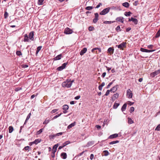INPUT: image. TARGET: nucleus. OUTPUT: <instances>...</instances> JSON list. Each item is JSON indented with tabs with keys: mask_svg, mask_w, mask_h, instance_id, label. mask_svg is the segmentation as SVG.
<instances>
[{
	"mask_svg": "<svg viewBox=\"0 0 160 160\" xmlns=\"http://www.w3.org/2000/svg\"><path fill=\"white\" fill-rule=\"evenodd\" d=\"M110 10L109 7L104 9L102 11L100 12L99 14L101 15H104L108 13Z\"/></svg>",
	"mask_w": 160,
	"mask_h": 160,
	"instance_id": "nucleus-1",
	"label": "nucleus"
},
{
	"mask_svg": "<svg viewBox=\"0 0 160 160\" xmlns=\"http://www.w3.org/2000/svg\"><path fill=\"white\" fill-rule=\"evenodd\" d=\"M73 32L72 29L68 28H67L65 29L64 33L66 34H72Z\"/></svg>",
	"mask_w": 160,
	"mask_h": 160,
	"instance_id": "nucleus-2",
	"label": "nucleus"
},
{
	"mask_svg": "<svg viewBox=\"0 0 160 160\" xmlns=\"http://www.w3.org/2000/svg\"><path fill=\"white\" fill-rule=\"evenodd\" d=\"M126 42H122V43L120 44L119 45H116V47H118L119 48L122 49V50H123V48H125L126 47Z\"/></svg>",
	"mask_w": 160,
	"mask_h": 160,
	"instance_id": "nucleus-3",
	"label": "nucleus"
},
{
	"mask_svg": "<svg viewBox=\"0 0 160 160\" xmlns=\"http://www.w3.org/2000/svg\"><path fill=\"white\" fill-rule=\"evenodd\" d=\"M68 64V62L63 63L62 65L58 68L57 69L58 71H61L65 68Z\"/></svg>",
	"mask_w": 160,
	"mask_h": 160,
	"instance_id": "nucleus-4",
	"label": "nucleus"
},
{
	"mask_svg": "<svg viewBox=\"0 0 160 160\" xmlns=\"http://www.w3.org/2000/svg\"><path fill=\"white\" fill-rule=\"evenodd\" d=\"M127 96L128 98H132V93L130 89H128L127 91Z\"/></svg>",
	"mask_w": 160,
	"mask_h": 160,
	"instance_id": "nucleus-5",
	"label": "nucleus"
},
{
	"mask_svg": "<svg viewBox=\"0 0 160 160\" xmlns=\"http://www.w3.org/2000/svg\"><path fill=\"white\" fill-rule=\"evenodd\" d=\"M160 73V69L155 71L151 73L150 74V76L152 78L154 77L156 75Z\"/></svg>",
	"mask_w": 160,
	"mask_h": 160,
	"instance_id": "nucleus-6",
	"label": "nucleus"
},
{
	"mask_svg": "<svg viewBox=\"0 0 160 160\" xmlns=\"http://www.w3.org/2000/svg\"><path fill=\"white\" fill-rule=\"evenodd\" d=\"M95 18L93 20V22L94 23H96L98 20V17L99 15L97 12L94 13Z\"/></svg>",
	"mask_w": 160,
	"mask_h": 160,
	"instance_id": "nucleus-7",
	"label": "nucleus"
},
{
	"mask_svg": "<svg viewBox=\"0 0 160 160\" xmlns=\"http://www.w3.org/2000/svg\"><path fill=\"white\" fill-rule=\"evenodd\" d=\"M34 32L32 31L30 32L28 35V37L29 39L32 41H33L34 40Z\"/></svg>",
	"mask_w": 160,
	"mask_h": 160,
	"instance_id": "nucleus-8",
	"label": "nucleus"
},
{
	"mask_svg": "<svg viewBox=\"0 0 160 160\" xmlns=\"http://www.w3.org/2000/svg\"><path fill=\"white\" fill-rule=\"evenodd\" d=\"M140 51H142V52H154L155 51V50H149L147 49H144L143 48H140Z\"/></svg>",
	"mask_w": 160,
	"mask_h": 160,
	"instance_id": "nucleus-9",
	"label": "nucleus"
},
{
	"mask_svg": "<svg viewBox=\"0 0 160 160\" xmlns=\"http://www.w3.org/2000/svg\"><path fill=\"white\" fill-rule=\"evenodd\" d=\"M20 139L19 137L17 136V139L15 141V144L17 145L18 147H19L20 146Z\"/></svg>",
	"mask_w": 160,
	"mask_h": 160,
	"instance_id": "nucleus-10",
	"label": "nucleus"
},
{
	"mask_svg": "<svg viewBox=\"0 0 160 160\" xmlns=\"http://www.w3.org/2000/svg\"><path fill=\"white\" fill-rule=\"evenodd\" d=\"M62 107V109L64 110L63 113H66L67 112V110L68 109V106L67 105L65 104Z\"/></svg>",
	"mask_w": 160,
	"mask_h": 160,
	"instance_id": "nucleus-11",
	"label": "nucleus"
},
{
	"mask_svg": "<svg viewBox=\"0 0 160 160\" xmlns=\"http://www.w3.org/2000/svg\"><path fill=\"white\" fill-rule=\"evenodd\" d=\"M118 134L115 133L110 135L108 138V139H113L118 137Z\"/></svg>",
	"mask_w": 160,
	"mask_h": 160,
	"instance_id": "nucleus-12",
	"label": "nucleus"
},
{
	"mask_svg": "<svg viewBox=\"0 0 160 160\" xmlns=\"http://www.w3.org/2000/svg\"><path fill=\"white\" fill-rule=\"evenodd\" d=\"M119 94L116 93L113 95L112 98V99L113 102L115 99L119 97Z\"/></svg>",
	"mask_w": 160,
	"mask_h": 160,
	"instance_id": "nucleus-13",
	"label": "nucleus"
},
{
	"mask_svg": "<svg viewBox=\"0 0 160 160\" xmlns=\"http://www.w3.org/2000/svg\"><path fill=\"white\" fill-rule=\"evenodd\" d=\"M116 20L119 22H121L123 23V22L124 18L121 17H118L116 18Z\"/></svg>",
	"mask_w": 160,
	"mask_h": 160,
	"instance_id": "nucleus-14",
	"label": "nucleus"
},
{
	"mask_svg": "<svg viewBox=\"0 0 160 160\" xmlns=\"http://www.w3.org/2000/svg\"><path fill=\"white\" fill-rule=\"evenodd\" d=\"M62 56L61 54H59V55L54 58H53V60L54 61L59 60L61 59Z\"/></svg>",
	"mask_w": 160,
	"mask_h": 160,
	"instance_id": "nucleus-15",
	"label": "nucleus"
},
{
	"mask_svg": "<svg viewBox=\"0 0 160 160\" xmlns=\"http://www.w3.org/2000/svg\"><path fill=\"white\" fill-rule=\"evenodd\" d=\"M87 51V48H83L80 51V54L81 55H82L86 52Z\"/></svg>",
	"mask_w": 160,
	"mask_h": 160,
	"instance_id": "nucleus-16",
	"label": "nucleus"
},
{
	"mask_svg": "<svg viewBox=\"0 0 160 160\" xmlns=\"http://www.w3.org/2000/svg\"><path fill=\"white\" fill-rule=\"evenodd\" d=\"M61 157L63 159H65L67 158V154L66 152H63L61 153L60 155Z\"/></svg>",
	"mask_w": 160,
	"mask_h": 160,
	"instance_id": "nucleus-17",
	"label": "nucleus"
},
{
	"mask_svg": "<svg viewBox=\"0 0 160 160\" xmlns=\"http://www.w3.org/2000/svg\"><path fill=\"white\" fill-rule=\"evenodd\" d=\"M118 85L115 86L114 87L112 88L110 90L111 92H116L117 90V87Z\"/></svg>",
	"mask_w": 160,
	"mask_h": 160,
	"instance_id": "nucleus-18",
	"label": "nucleus"
},
{
	"mask_svg": "<svg viewBox=\"0 0 160 160\" xmlns=\"http://www.w3.org/2000/svg\"><path fill=\"white\" fill-rule=\"evenodd\" d=\"M58 144H57L55 145L53 147L52 152H56L57 150V148H58Z\"/></svg>",
	"mask_w": 160,
	"mask_h": 160,
	"instance_id": "nucleus-19",
	"label": "nucleus"
},
{
	"mask_svg": "<svg viewBox=\"0 0 160 160\" xmlns=\"http://www.w3.org/2000/svg\"><path fill=\"white\" fill-rule=\"evenodd\" d=\"M29 37L27 34H26L24 35V38L23 41L25 42H29Z\"/></svg>",
	"mask_w": 160,
	"mask_h": 160,
	"instance_id": "nucleus-20",
	"label": "nucleus"
},
{
	"mask_svg": "<svg viewBox=\"0 0 160 160\" xmlns=\"http://www.w3.org/2000/svg\"><path fill=\"white\" fill-rule=\"evenodd\" d=\"M114 51V49L110 47L108 48V52L111 53H113Z\"/></svg>",
	"mask_w": 160,
	"mask_h": 160,
	"instance_id": "nucleus-21",
	"label": "nucleus"
},
{
	"mask_svg": "<svg viewBox=\"0 0 160 160\" xmlns=\"http://www.w3.org/2000/svg\"><path fill=\"white\" fill-rule=\"evenodd\" d=\"M95 50H98L99 52H101V48H93L92 50L91 51H92V53H94V51Z\"/></svg>",
	"mask_w": 160,
	"mask_h": 160,
	"instance_id": "nucleus-22",
	"label": "nucleus"
},
{
	"mask_svg": "<svg viewBox=\"0 0 160 160\" xmlns=\"http://www.w3.org/2000/svg\"><path fill=\"white\" fill-rule=\"evenodd\" d=\"M76 124V122H74L73 123L69 125L68 127V129H70L71 128H72V127L74 126Z\"/></svg>",
	"mask_w": 160,
	"mask_h": 160,
	"instance_id": "nucleus-23",
	"label": "nucleus"
},
{
	"mask_svg": "<svg viewBox=\"0 0 160 160\" xmlns=\"http://www.w3.org/2000/svg\"><path fill=\"white\" fill-rule=\"evenodd\" d=\"M127 105L126 103H124L123 105L122 106V108H121V110L122 111H125L126 110V107H127Z\"/></svg>",
	"mask_w": 160,
	"mask_h": 160,
	"instance_id": "nucleus-24",
	"label": "nucleus"
},
{
	"mask_svg": "<svg viewBox=\"0 0 160 160\" xmlns=\"http://www.w3.org/2000/svg\"><path fill=\"white\" fill-rule=\"evenodd\" d=\"M13 130V127L12 126H10L8 128V132L9 133H12Z\"/></svg>",
	"mask_w": 160,
	"mask_h": 160,
	"instance_id": "nucleus-25",
	"label": "nucleus"
},
{
	"mask_svg": "<svg viewBox=\"0 0 160 160\" xmlns=\"http://www.w3.org/2000/svg\"><path fill=\"white\" fill-rule=\"evenodd\" d=\"M71 142L69 141H66V142L63 143L62 144V145L63 147H64L66 145H68V144L70 143Z\"/></svg>",
	"mask_w": 160,
	"mask_h": 160,
	"instance_id": "nucleus-26",
	"label": "nucleus"
},
{
	"mask_svg": "<svg viewBox=\"0 0 160 160\" xmlns=\"http://www.w3.org/2000/svg\"><path fill=\"white\" fill-rule=\"evenodd\" d=\"M40 141L41 140H40L39 139H36L34 141L32 142V143L37 144L39 142H40Z\"/></svg>",
	"mask_w": 160,
	"mask_h": 160,
	"instance_id": "nucleus-27",
	"label": "nucleus"
},
{
	"mask_svg": "<svg viewBox=\"0 0 160 160\" xmlns=\"http://www.w3.org/2000/svg\"><path fill=\"white\" fill-rule=\"evenodd\" d=\"M119 105V103L115 102L113 106V108L114 109H116Z\"/></svg>",
	"mask_w": 160,
	"mask_h": 160,
	"instance_id": "nucleus-28",
	"label": "nucleus"
},
{
	"mask_svg": "<svg viewBox=\"0 0 160 160\" xmlns=\"http://www.w3.org/2000/svg\"><path fill=\"white\" fill-rule=\"evenodd\" d=\"M122 5L126 8H128L129 6V4L128 2H125L123 3Z\"/></svg>",
	"mask_w": 160,
	"mask_h": 160,
	"instance_id": "nucleus-29",
	"label": "nucleus"
},
{
	"mask_svg": "<svg viewBox=\"0 0 160 160\" xmlns=\"http://www.w3.org/2000/svg\"><path fill=\"white\" fill-rule=\"evenodd\" d=\"M160 36V29L158 31L155 35V37L156 38H158Z\"/></svg>",
	"mask_w": 160,
	"mask_h": 160,
	"instance_id": "nucleus-30",
	"label": "nucleus"
},
{
	"mask_svg": "<svg viewBox=\"0 0 160 160\" xmlns=\"http://www.w3.org/2000/svg\"><path fill=\"white\" fill-rule=\"evenodd\" d=\"M42 48V46H39L37 48V50L36 52V55H37V54L38 53L39 51L41 50Z\"/></svg>",
	"mask_w": 160,
	"mask_h": 160,
	"instance_id": "nucleus-31",
	"label": "nucleus"
},
{
	"mask_svg": "<svg viewBox=\"0 0 160 160\" xmlns=\"http://www.w3.org/2000/svg\"><path fill=\"white\" fill-rule=\"evenodd\" d=\"M119 142V141L116 140L115 141H113L112 142H111L109 143V144H115L116 143H118Z\"/></svg>",
	"mask_w": 160,
	"mask_h": 160,
	"instance_id": "nucleus-32",
	"label": "nucleus"
},
{
	"mask_svg": "<svg viewBox=\"0 0 160 160\" xmlns=\"http://www.w3.org/2000/svg\"><path fill=\"white\" fill-rule=\"evenodd\" d=\"M8 16V14L7 12L6 11H5L4 14V18L5 19H7Z\"/></svg>",
	"mask_w": 160,
	"mask_h": 160,
	"instance_id": "nucleus-33",
	"label": "nucleus"
},
{
	"mask_svg": "<svg viewBox=\"0 0 160 160\" xmlns=\"http://www.w3.org/2000/svg\"><path fill=\"white\" fill-rule=\"evenodd\" d=\"M93 7L92 6H88L85 8V9L88 10H90L93 9Z\"/></svg>",
	"mask_w": 160,
	"mask_h": 160,
	"instance_id": "nucleus-34",
	"label": "nucleus"
},
{
	"mask_svg": "<svg viewBox=\"0 0 160 160\" xmlns=\"http://www.w3.org/2000/svg\"><path fill=\"white\" fill-rule=\"evenodd\" d=\"M103 152L104 153V155L105 156H107L109 154V152L107 150H105L103 151Z\"/></svg>",
	"mask_w": 160,
	"mask_h": 160,
	"instance_id": "nucleus-35",
	"label": "nucleus"
},
{
	"mask_svg": "<svg viewBox=\"0 0 160 160\" xmlns=\"http://www.w3.org/2000/svg\"><path fill=\"white\" fill-rule=\"evenodd\" d=\"M132 13L130 12H126L124 13V15L126 16H129Z\"/></svg>",
	"mask_w": 160,
	"mask_h": 160,
	"instance_id": "nucleus-36",
	"label": "nucleus"
},
{
	"mask_svg": "<svg viewBox=\"0 0 160 160\" xmlns=\"http://www.w3.org/2000/svg\"><path fill=\"white\" fill-rule=\"evenodd\" d=\"M128 123L129 124H131L133 123V121L132 119L130 118H128Z\"/></svg>",
	"mask_w": 160,
	"mask_h": 160,
	"instance_id": "nucleus-37",
	"label": "nucleus"
},
{
	"mask_svg": "<svg viewBox=\"0 0 160 160\" xmlns=\"http://www.w3.org/2000/svg\"><path fill=\"white\" fill-rule=\"evenodd\" d=\"M50 121V120H47V119H46L43 122V124H47Z\"/></svg>",
	"mask_w": 160,
	"mask_h": 160,
	"instance_id": "nucleus-38",
	"label": "nucleus"
},
{
	"mask_svg": "<svg viewBox=\"0 0 160 160\" xmlns=\"http://www.w3.org/2000/svg\"><path fill=\"white\" fill-rule=\"evenodd\" d=\"M62 114V113H60L58 114V115H56L52 118V119H54L57 118L59 117Z\"/></svg>",
	"mask_w": 160,
	"mask_h": 160,
	"instance_id": "nucleus-39",
	"label": "nucleus"
},
{
	"mask_svg": "<svg viewBox=\"0 0 160 160\" xmlns=\"http://www.w3.org/2000/svg\"><path fill=\"white\" fill-rule=\"evenodd\" d=\"M115 81V80H113L112 82H110L108 85V86H107V88H109L110 87L112 84L113 83V82H114V81Z\"/></svg>",
	"mask_w": 160,
	"mask_h": 160,
	"instance_id": "nucleus-40",
	"label": "nucleus"
},
{
	"mask_svg": "<svg viewBox=\"0 0 160 160\" xmlns=\"http://www.w3.org/2000/svg\"><path fill=\"white\" fill-rule=\"evenodd\" d=\"M43 1H44V0H38V4H39V5H42Z\"/></svg>",
	"mask_w": 160,
	"mask_h": 160,
	"instance_id": "nucleus-41",
	"label": "nucleus"
},
{
	"mask_svg": "<svg viewBox=\"0 0 160 160\" xmlns=\"http://www.w3.org/2000/svg\"><path fill=\"white\" fill-rule=\"evenodd\" d=\"M115 21H105L103 22V23L105 24H111L112 23H113L115 22Z\"/></svg>",
	"mask_w": 160,
	"mask_h": 160,
	"instance_id": "nucleus-42",
	"label": "nucleus"
},
{
	"mask_svg": "<svg viewBox=\"0 0 160 160\" xmlns=\"http://www.w3.org/2000/svg\"><path fill=\"white\" fill-rule=\"evenodd\" d=\"M118 32L121 31V30L119 26H118L115 29Z\"/></svg>",
	"mask_w": 160,
	"mask_h": 160,
	"instance_id": "nucleus-43",
	"label": "nucleus"
},
{
	"mask_svg": "<svg viewBox=\"0 0 160 160\" xmlns=\"http://www.w3.org/2000/svg\"><path fill=\"white\" fill-rule=\"evenodd\" d=\"M31 115V113H29L28 114V116H27V117L26 120H25V123L26 122H27V121L29 119V118H30Z\"/></svg>",
	"mask_w": 160,
	"mask_h": 160,
	"instance_id": "nucleus-44",
	"label": "nucleus"
},
{
	"mask_svg": "<svg viewBox=\"0 0 160 160\" xmlns=\"http://www.w3.org/2000/svg\"><path fill=\"white\" fill-rule=\"evenodd\" d=\"M134 110V108L133 107H132L130 108L129 112L130 113H132Z\"/></svg>",
	"mask_w": 160,
	"mask_h": 160,
	"instance_id": "nucleus-45",
	"label": "nucleus"
},
{
	"mask_svg": "<svg viewBox=\"0 0 160 160\" xmlns=\"http://www.w3.org/2000/svg\"><path fill=\"white\" fill-rule=\"evenodd\" d=\"M21 66L22 68H27L28 67V65L27 64H22L21 65Z\"/></svg>",
	"mask_w": 160,
	"mask_h": 160,
	"instance_id": "nucleus-46",
	"label": "nucleus"
},
{
	"mask_svg": "<svg viewBox=\"0 0 160 160\" xmlns=\"http://www.w3.org/2000/svg\"><path fill=\"white\" fill-rule=\"evenodd\" d=\"M156 131H160V124H159L157 127L155 129Z\"/></svg>",
	"mask_w": 160,
	"mask_h": 160,
	"instance_id": "nucleus-47",
	"label": "nucleus"
},
{
	"mask_svg": "<svg viewBox=\"0 0 160 160\" xmlns=\"http://www.w3.org/2000/svg\"><path fill=\"white\" fill-rule=\"evenodd\" d=\"M135 24H137L138 23V21L137 19L134 18L132 21Z\"/></svg>",
	"mask_w": 160,
	"mask_h": 160,
	"instance_id": "nucleus-48",
	"label": "nucleus"
},
{
	"mask_svg": "<svg viewBox=\"0 0 160 160\" xmlns=\"http://www.w3.org/2000/svg\"><path fill=\"white\" fill-rule=\"evenodd\" d=\"M94 29V28L92 26H90L88 28V30L89 31H92Z\"/></svg>",
	"mask_w": 160,
	"mask_h": 160,
	"instance_id": "nucleus-49",
	"label": "nucleus"
},
{
	"mask_svg": "<svg viewBox=\"0 0 160 160\" xmlns=\"http://www.w3.org/2000/svg\"><path fill=\"white\" fill-rule=\"evenodd\" d=\"M58 110V109H53L51 112V113L52 114L53 113H55Z\"/></svg>",
	"mask_w": 160,
	"mask_h": 160,
	"instance_id": "nucleus-50",
	"label": "nucleus"
},
{
	"mask_svg": "<svg viewBox=\"0 0 160 160\" xmlns=\"http://www.w3.org/2000/svg\"><path fill=\"white\" fill-rule=\"evenodd\" d=\"M66 87L67 88H70V87L72 86V83H66Z\"/></svg>",
	"mask_w": 160,
	"mask_h": 160,
	"instance_id": "nucleus-51",
	"label": "nucleus"
},
{
	"mask_svg": "<svg viewBox=\"0 0 160 160\" xmlns=\"http://www.w3.org/2000/svg\"><path fill=\"white\" fill-rule=\"evenodd\" d=\"M110 91V90H107L105 95L106 96H108L109 95Z\"/></svg>",
	"mask_w": 160,
	"mask_h": 160,
	"instance_id": "nucleus-52",
	"label": "nucleus"
},
{
	"mask_svg": "<svg viewBox=\"0 0 160 160\" xmlns=\"http://www.w3.org/2000/svg\"><path fill=\"white\" fill-rule=\"evenodd\" d=\"M42 129H41L39 130V131H38L37 133L38 134H39L41 133H42Z\"/></svg>",
	"mask_w": 160,
	"mask_h": 160,
	"instance_id": "nucleus-53",
	"label": "nucleus"
},
{
	"mask_svg": "<svg viewBox=\"0 0 160 160\" xmlns=\"http://www.w3.org/2000/svg\"><path fill=\"white\" fill-rule=\"evenodd\" d=\"M56 137L55 135H51L49 136L50 139L53 138L55 137Z\"/></svg>",
	"mask_w": 160,
	"mask_h": 160,
	"instance_id": "nucleus-54",
	"label": "nucleus"
},
{
	"mask_svg": "<svg viewBox=\"0 0 160 160\" xmlns=\"http://www.w3.org/2000/svg\"><path fill=\"white\" fill-rule=\"evenodd\" d=\"M66 82H64L62 83V85L63 87H66Z\"/></svg>",
	"mask_w": 160,
	"mask_h": 160,
	"instance_id": "nucleus-55",
	"label": "nucleus"
},
{
	"mask_svg": "<svg viewBox=\"0 0 160 160\" xmlns=\"http://www.w3.org/2000/svg\"><path fill=\"white\" fill-rule=\"evenodd\" d=\"M55 152H52L51 154V156L52 158H53L55 157Z\"/></svg>",
	"mask_w": 160,
	"mask_h": 160,
	"instance_id": "nucleus-56",
	"label": "nucleus"
},
{
	"mask_svg": "<svg viewBox=\"0 0 160 160\" xmlns=\"http://www.w3.org/2000/svg\"><path fill=\"white\" fill-rule=\"evenodd\" d=\"M62 134V132H59L58 133H57L56 134H55L56 136H58L59 135H61Z\"/></svg>",
	"mask_w": 160,
	"mask_h": 160,
	"instance_id": "nucleus-57",
	"label": "nucleus"
},
{
	"mask_svg": "<svg viewBox=\"0 0 160 160\" xmlns=\"http://www.w3.org/2000/svg\"><path fill=\"white\" fill-rule=\"evenodd\" d=\"M85 152V151H83L81 153H79L78 155H77V156L79 157V156H81V155H82L84 153V152Z\"/></svg>",
	"mask_w": 160,
	"mask_h": 160,
	"instance_id": "nucleus-58",
	"label": "nucleus"
},
{
	"mask_svg": "<svg viewBox=\"0 0 160 160\" xmlns=\"http://www.w3.org/2000/svg\"><path fill=\"white\" fill-rule=\"evenodd\" d=\"M128 104L130 106L132 105L134 103V102H132L130 101H128Z\"/></svg>",
	"mask_w": 160,
	"mask_h": 160,
	"instance_id": "nucleus-59",
	"label": "nucleus"
},
{
	"mask_svg": "<svg viewBox=\"0 0 160 160\" xmlns=\"http://www.w3.org/2000/svg\"><path fill=\"white\" fill-rule=\"evenodd\" d=\"M80 98V96L78 95L75 97V99L76 100H78Z\"/></svg>",
	"mask_w": 160,
	"mask_h": 160,
	"instance_id": "nucleus-60",
	"label": "nucleus"
},
{
	"mask_svg": "<svg viewBox=\"0 0 160 160\" xmlns=\"http://www.w3.org/2000/svg\"><path fill=\"white\" fill-rule=\"evenodd\" d=\"M93 144V142H89L88 143V146L92 145Z\"/></svg>",
	"mask_w": 160,
	"mask_h": 160,
	"instance_id": "nucleus-61",
	"label": "nucleus"
},
{
	"mask_svg": "<svg viewBox=\"0 0 160 160\" xmlns=\"http://www.w3.org/2000/svg\"><path fill=\"white\" fill-rule=\"evenodd\" d=\"M106 72H104L102 74V77L103 78H104L105 77V76H106Z\"/></svg>",
	"mask_w": 160,
	"mask_h": 160,
	"instance_id": "nucleus-62",
	"label": "nucleus"
},
{
	"mask_svg": "<svg viewBox=\"0 0 160 160\" xmlns=\"http://www.w3.org/2000/svg\"><path fill=\"white\" fill-rule=\"evenodd\" d=\"M131 29V28L130 27H128V28H126V31L127 32H128L129 31H130Z\"/></svg>",
	"mask_w": 160,
	"mask_h": 160,
	"instance_id": "nucleus-63",
	"label": "nucleus"
},
{
	"mask_svg": "<svg viewBox=\"0 0 160 160\" xmlns=\"http://www.w3.org/2000/svg\"><path fill=\"white\" fill-rule=\"evenodd\" d=\"M153 47V45H149L148 46V48L149 49H152Z\"/></svg>",
	"mask_w": 160,
	"mask_h": 160,
	"instance_id": "nucleus-64",
	"label": "nucleus"
}]
</instances>
